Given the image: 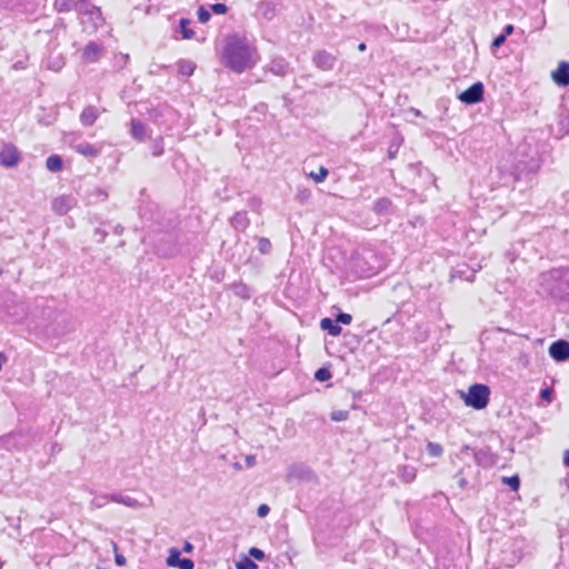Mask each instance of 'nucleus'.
I'll return each mask as SVG.
<instances>
[{"mask_svg": "<svg viewBox=\"0 0 569 569\" xmlns=\"http://www.w3.org/2000/svg\"><path fill=\"white\" fill-rule=\"evenodd\" d=\"M21 156L12 143H3L0 151V164L4 168H13L20 162Z\"/></svg>", "mask_w": 569, "mask_h": 569, "instance_id": "6e6552de", "label": "nucleus"}, {"mask_svg": "<svg viewBox=\"0 0 569 569\" xmlns=\"http://www.w3.org/2000/svg\"><path fill=\"white\" fill-rule=\"evenodd\" d=\"M503 483H507L512 490H518L520 487V479L517 475L511 477H505L502 479Z\"/></svg>", "mask_w": 569, "mask_h": 569, "instance_id": "4c0bfd02", "label": "nucleus"}, {"mask_svg": "<svg viewBox=\"0 0 569 569\" xmlns=\"http://www.w3.org/2000/svg\"><path fill=\"white\" fill-rule=\"evenodd\" d=\"M475 460L479 466L490 468L496 463L497 456L489 447H485L475 452Z\"/></svg>", "mask_w": 569, "mask_h": 569, "instance_id": "dca6fc26", "label": "nucleus"}, {"mask_svg": "<svg viewBox=\"0 0 569 569\" xmlns=\"http://www.w3.org/2000/svg\"><path fill=\"white\" fill-rule=\"evenodd\" d=\"M391 207H392L391 200L387 197H382L375 201L373 211L377 214H385L390 211Z\"/></svg>", "mask_w": 569, "mask_h": 569, "instance_id": "bb28decb", "label": "nucleus"}, {"mask_svg": "<svg viewBox=\"0 0 569 569\" xmlns=\"http://www.w3.org/2000/svg\"><path fill=\"white\" fill-rule=\"evenodd\" d=\"M269 70L279 77H284L289 73L290 66L283 58H274L269 64Z\"/></svg>", "mask_w": 569, "mask_h": 569, "instance_id": "aec40b11", "label": "nucleus"}, {"mask_svg": "<svg viewBox=\"0 0 569 569\" xmlns=\"http://www.w3.org/2000/svg\"><path fill=\"white\" fill-rule=\"evenodd\" d=\"M331 371L329 370V368L326 367H321L315 372V379L320 382L328 381L329 379H331Z\"/></svg>", "mask_w": 569, "mask_h": 569, "instance_id": "72a5a7b5", "label": "nucleus"}, {"mask_svg": "<svg viewBox=\"0 0 569 569\" xmlns=\"http://www.w3.org/2000/svg\"><path fill=\"white\" fill-rule=\"evenodd\" d=\"M109 502V496L108 495H101L97 496L91 500V506L93 508H102Z\"/></svg>", "mask_w": 569, "mask_h": 569, "instance_id": "e433bc0d", "label": "nucleus"}, {"mask_svg": "<svg viewBox=\"0 0 569 569\" xmlns=\"http://www.w3.org/2000/svg\"><path fill=\"white\" fill-rule=\"evenodd\" d=\"M366 49H367V46H366L365 42H361V43L358 44V50L359 51H365Z\"/></svg>", "mask_w": 569, "mask_h": 569, "instance_id": "e2e57ef3", "label": "nucleus"}, {"mask_svg": "<svg viewBox=\"0 0 569 569\" xmlns=\"http://www.w3.org/2000/svg\"><path fill=\"white\" fill-rule=\"evenodd\" d=\"M167 565L169 567L179 569H193L194 563L190 558H181V552L177 548H172L167 558Z\"/></svg>", "mask_w": 569, "mask_h": 569, "instance_id": "ddd939ff", "label": "nucleus"}, {"mask_svg": "<svg viewBox=\"0 0 569 569\" xmlns=\"http://www.w3.org/2000/svg\"><path fill=\"white\" fill-rule=\"evenodd\" d=\"M398 477L406 483H410L416 479L417 469L413 466L403 465L398 467Z\"/></svg>", "mask_w": 569, "mask_h": 569, "instance_id": "5701e85b", "label": "nucleus"}, {"mask_svg": "<svg viewBox=\"0 0 569 569\" xmlns=\"http://www.w3.org/2000/svg\"><path fill=\"white\" fill-rule=\"evenodd\" d=\"M46 167L51 172H59L63 167L62 158L59 154H51L46 160Z\"/></svg>", "mask_w": 569, "mask_h": 569, "instance_id": "cd10ccee", "label": "nucleus"}, {"mask_svg": "<svg viewBox=\"0 0 569 569\" xmlns=\"http://www.w3.org/2000/svg\"><path fill=\"white\" fill-rule=\"evenodd\" d=\"M73 149L84 156V157H89V158H96L100 154L101 152V149L99 147H96L91 143H88V142H82V143H79V144H76L73 147Z\"/></svg>", "mask_w": 569, "mask_h": 569, "instance_id": "4be33fe9", "label": "nucleus"}, {"mask_svg": "<svg viewBox=\"0 0 569 569\" xmlns=\"http://www.w3.org/2000/svg\"><path fill=\"white\" fill-rule=\"evenodd\" d=\"M513 30H515V28L512 24H507L503 28L502 34L507 38L508 36H510L513 32Z\"/></svg>", "mask_w": 569, "mask_h": 569, "instance_id": "864d4df0", "label": "nucleus"}, {"mask_svg": "<svg viewBox=\"0 0 569 569\" xmlns=\"http://www.w3.org/2000/svg\"><path fill=\"white\" fill-rule=\"evenodd\" d=\"M460 393L465 403L476 410H482L489 403L490 388L487 385L475 383L469 387L468 392Z\"/></svg>", "mask_w": 569, "mask_h": 569, "instance_id": "39448f33", "label": "nucleus"}, {"mask_svg": "<svg viewBox=\"0 0 569 569\" xmlns=\"http://www.w3.org/2000/svg\"><path fill=\"white\" fill-rule=\"evenodd\" d=\"M99 193L103 196V199H107V198H108L107 192H104V191H102V190H99Z\"/></svg>", "mask_w": 569, "mask_h": 569, "instance_id": "0e129e2a", "label": "nucleus"}, {"mask_svg": "<svg viewBox=\"0 0 569 569\" xmlns=\"http://www.w3.org/2000/svg\"><path fill=\"white\" fill-rule=\"evenodd\" d=\"M190 23L191 21L187 18H181L179 21V28L183 39H192L194 36L193 30L189 28Z\"/></svg>", "mask_w": 569, "mask_h": 569, "instance_id": "c756f323", "label": "nucleus"}, {"mask_svg": "<svg viewBox=\"0 0 569 569\" xmlns=\"http://www.w3.org/2000/svg\"><path fill=\"white\" fill-rule=\"evenodd\" d=\"M196 69V64L190 60H179L178 61V71L180 74L190 77L192 76Z\"/></svg>", "mask_w": 569, "mask_h": 569, "instance_id": "c85d7f7f", "label": "nucleus"}, {"mask_svg": "<svg viewBox=\"0 0 569 569\" xmlns=\"http://www.w3.org/2000/svg\"><path fill=\"white\" fill-rule=\"evenodd\" d=\"M320 328L327 331L330 336L337 337L341 333L342 328L338 325L337 319L322 318L320 320Z\"/></svg>", "mask_w": 569, "mask_h": 569, "instance_id": "412c9836", "label": "nucleus"}, {"mask_svg": "<svg viewBox=\"0 0 569 569\" xmlns=\"http://www.w3.org/2000/svg\"><path fill=\"white\" fill-rule=\"evenodd\" d=\"M270 512V508L268 505L266 503H262L258 507L257 509V515L260 517V518H263L266 517L268 513Z\"/></svg>", "mask_w": 569, "mask_h": 569, "instance_id": "09e8293b", "label": "nucleus"}, {"mask_svg": "<svg viewBox=\"0 0 569 569\" xmlns=\"http://www.w3.org/2000/svg\"><path fill=\"white\" fill-rule=\"evenodd\" d=\"M506 39L507 38L502 33H500L492 40L491 47L496 49L500 48L506 42Z\"/></svg>", "mask_w": 569, "mask_h": 569, "instance_id": "de8ad7c7", "label": "nucleus"}, {"mask_svg": "<svg viewBox=\"0 0 569 569\" xmlns=\"http://www.w3.org/2000/svg\"><path fill=\"white\" fill-rule=\"evenodd\" d=\"M197 16H198L199 22H201V23H207L211 18L210 11L207 10L203 6H200L198 8Z\"/></svg>", "mask_w": 569, "mask_h": 569, "instance_id": "c9c22d12", "label": "nucleus"}, {"mask_svg": "<svg viewBox=\"0 0 569 569\" xmlns=\"http://www.w3.org/2000/svg\"><path fill=\"white\" fill-rule=\"evenodd\" d=\"M281 9L280 0H262L258 4V12L267 20H272Z\"/></svg>", "mask_w": 569, "mask_h": 569, "instance_id": "f8f14e48", "label": "nucleus"}, {"mask_svg": "<svg viewBox=\"0 0 569 569\" xmlns=\"http://www.w3.org/2000/svg\"><path fill=\"white\" fill-rule=\"evenodd\" d=\"M114 560H116V563H117V565H119V566H122V565H124V563H126V558H124V556L119 555V553H117V555H116Z\"/></svg>", "mask_w": 569, "mask_h": 569, "instance_id": "6e6d98bb", "label": "nucleus"}, {"mask_svg": "<svg viewBox=\"0 0 569 569\" xmlns=\"http://www.w3.org/2000/svg\"><path fill=\"white\" fill-rule=\"evenodd\" d=\"M312 63L322 71H331L337 63V57L327 50H318L312 56Z\"/></svg>", "mask_w": 569, "mask_h": 569, "instance_id": "1a4fd4ad", "label": "nucleus"}, {"mask_svg": "<svg viewBox=\"0 0 569 569\" xmlns=\"http://www.w3.org/2000/svg\"><path fill=\"white\" fill-rule=\"evenodd\" d=\"M230 224L237 231H240V232L244 231L250 224V220L247 216V211H237L230 218Z\"/></svg>", "mask_w": 569, "mask_h": 569, "instance_id": "f3484780", "label": "nucleus"}, {"mask_svg": "<svg viewBox=\"0 0 569 569\" xmlns=\"http://www.w3.org/2000/svg\"><path fill=\"white\" fill-rule=\"evenodd\" d=\"M352 269L358 277L370 278L379 271L380 266L375 252L366 250L353 258Z\"/></svg>", "mask_w": 569, "mask_h": 569, "instance_id": "7ed1b4c3", "label": "nucleus"}, {"mask_svg": "<svg viewBox=\"0 0 569 569\" xmlns=\"http://www.w3.org/2000/svg\"><path fill=\"white\" fill-rule=\"evenodd\" d=\"M410 111L416 116V117H422V113L420 110L416 109V108H411Z\"/></svg>", "mask_w": 569, "mask_h": 569, "instance_id": "680f3d73", "label": "nucleus"}, {"mask_svg": "<svg viewBox=\"0 0 569 569\" xmlns=\"http://www.w3.org/2000/svg\"><path fill=\"white\" fill-rule=\"evenodd\" d=\"M329 174V170L325 167H320L318 172H310V177L315 180V182L320 183L326 180Z\"/></svg>", "mask_w": 569, "mask_h": 569, "instance_id": "f704fd0d", "label": "nucleus"}, {"mask_svg": "<svg viewBox=\"0 0 569 569\" xmlns=\"http://www.w3.org/2000/svg\"><path fill=\"white\" fill-rule=\"evenodd\" d=\"M104 52V47L96 41H90L81 51V58L88 63H94L100 60Z\"/></svg>", "mask_w": 569, "mask_h": 569, "instance_id": "9d476101", "label": "nucleus"}, {"mask_svg": "<svg viewBox=\"0 0 569 569\" xmlns=\"http://www.w3.org/2000/svg\"><path fill=\"white\" fill-rule=\"evenodd\" d=\"M99 114L100 112L98 108L93 106H88L80 113V122L84 127H90L97 121Z\"/></svg>", "mask_w": 569, "mask_h": 569, "instance_id": "a211bd4d", "label": "nucleus"}, {"mask_svg": "<svg viewBox=\"0 0 569 569\" xmlns=\"http://www.w3.org/2000/svg\"><path fill=\"white\" fill-rule=\"evenodd\" d=\"M467 483H468V481L463 477H460L458 479V485H459L460 488L465 489Z\"/></svg>", "mask_w": 569, "mask_h": 569, "instance_id": "4d7b16f0", "label": "nucleus"}, {"mask_svg": "<svg viewBox=\"0 0 569 569\" xmlns=\"http://www.w3.org/2000/svg\"><path fill=\"white\" fill-rule=\"evenodd\" d=\"M94 237L97 238L98 242H103L108 232L101 228H96L93 231Z\"/></svg>", "mask_w": 569, "mask_h": 569, "instance_id": "a18cd8bd", "label": "nucleus"}, {"mask_svg": "<svg viewBox=\"0 0 569 569\" xmlns=\"http://www.w3.org/2000/svg\"><path fill=\"white\" fill-rule=\"evenodd\" d=\"M540 286L557 305L569 308V268H557L541 274Z\"/></svg>", "mask_w": 569, "mask_h": 569, "instance_id": "f03ea898", "label": "nucleus"}, {"mask_svg": "<svg viewBox=\"0 0 569 569\" xmlns=\"http://www.w3.org/2000/svg\"><path fill=\"white\" fill-rule=\"evenodd\" d=\"M237 569H258V565L249 557H242L236 563Z\"/></svg>", "mask_w": 569, "mask_h": 569, "instance_id": "2f4dec72", "label": "nucleus"}, {"mask_svg": "<svg viewBox=\"0 0 569 569\" xmlns=\"http://www.w3.org/2000/svg\"><path fill=\"white\" fill-rule=\"evenodd\" d=\"M563 465L569 467V450H566L563 453Z\"/></svg>", "mask_w": 569, "mask_h": 569, "instance_id": "13d9d810", "label": "nucleus"}, {"mask_svg": "<svg viewBox=\"0 0 569 569\" xmlns=\"http://www.w3.org/2000/svg\"><path fill=\"white\" fill-rule=\"evenodd\" d=\"M249 555L252 558H254L256 560H259V561L263 560L264 557H266L264 551L259 549V548H257V547H251L249 549Z\"/></svg>", "mask_w": 569, "mask_h": 569, "instance_id": "37998d69", "label": "nucleus"}, {"mask_svg": "<svg viewBox=\"0 0 569 569\" xmlns=\"http://www.w3.org/2000/svg\"><path fill=\"white\" fill-rule=\"evenodd\" d=\"M210 9L216 14H224L228 11V7L222 2L211 4Z\"/></svg>", "mask_w": 569, "mask_h": 569, "instance_id": "a19ab883", "label": "nucleus"}, {"mask_svg": "<svg viewBox=\"0 0 569 569\" xmlns=\"http://www.w3.org/2000/svg\"><path fill=\"white\" fill-rule=\"evenodd\" d=\"M162 153H163V147L161 146L160 142H156L153 144L152 154L156 156V157H159Z\"/></svg>", "mask_w": 569, "mask_h": 569, "instance_id": "8fccbe9b", "label": "nucleus"}, {"mask_svg": "<svg viewBox=\"0 0 569 569\" xmlns=\"http://www.w3.org/2000/svg\"><path fill=\"white\" fill-rule=\"evenodd\" d=\"M288 477L289 478H297V479H300V480H311V479H313L315 475L306 466H303V465H295V466H292L290 468Z\"/></svg>", "mask_w": 569, "mask_h": 569, "instance_id": "6ab92c4d", "label": "nucleus"}, {"mask_svg": "<svg viewBox=\"0 0 569 569\" xmlns=\"http://www.w3.org/2000/svg\"><path fill=\"white\" fill-rule=\"evenodd\" d=\"M192 549H193V546L190 542L186 541L184 546H183V551L190 552Z\"/></svg>", "mask_w": 569, "mask_h": 569, "instance_id": "052dcab7", "label": "nucleus"}, {"mask_svg": "<svg viewBox=\"0 0 569 569\" xmlns=\"http://www.w3.org/2000/svg\"><path fill=\"white\" fill-rule=\"evenodd\" d=\"M77 12L88 18L87 22L91 24L93 31L98 30V28L104 23L101 9L92 4L89 0H78Z\"/></svg>", "mask_w": 569, "mask_h": 569, "instance_id": "423d86ee", "label": "nucleus"}, {"mask_svg": "<svg viewBox=\"0 0 569 569\" xmlns=\"http://www.w3.org/2000/svg\"><path fill=\"white\" fill-rule=\"evenodd\" d=\"M231 289L233 293L241 299H250L252 296V289L242 282L232 283Z\"/></svg>", "mask_w": 569, "mask_h": 569, "instance_id": "a878e982", "label": "nucleus"}, {"mask_svg": "<svg viewBox=\"0 0 569 569\" xmlns=\"http://www.w3.org/2000/svg\"><path fill=\"white\" fill-rule=\"evenodd\" d=\"M349 412L347 410H336L330 413L332 421H345L348 419Z\"/></svg>", "mask_w": 569, "mask_h": 569, "instance_id": "58836bf2", "label": "nucleus"}, {"mask_svg": "<svg viewBox=\"0 0 569 569\" xmlns=\"http://www.w3.org/2000/svg\"><path fill=\"white\" fill-rule=\"evenodd\" d=\"M337 321H338V325L339 323H342V325H350L351 321H352V316L350 313H346V312H342L340 311L337 317H336Z\"/></svg>", "mask_w": 569, "mask_h": 569, "instance_id": "79ce46f5", "label": "nucleus"}, {"mask_svg": "<svg viewBox=\"0 0 569 569\" xmlns=\"http://www.w3.org/2000/svg\"><path fill=\"white\" fill-rule=\"evenodd\" d=\"M553 391L550 388H543L540 391V398L550 402L552 399Z\"/></svg>", "mask_w": 569, "mask_h": 569, "instance_id": "49530a36", "label": "nucleus"}, {"mask_svg": "<svg viewBox=\"0 0 569 569\" xmlns=\"http://www.w3.org/2000/svg\"><path fill=\"white\" fill-rule=\"evenodd\" d=\"M485 86L481 81L472 83L468 89L458 94V99L468 106L479 103L483 100Z\"/></svg>", "mask_w": 569, "mask_h": 569, "instance_id": "0eeeda50", "label": "nucleus"}, {"mask_svg": "<svg viewBox=\"0 0 569 569\" xmlns=\"http://www.w3.org/2000/svg\"><path fill=\"white\" fill-rule=\"evenodd\" d=\"M427 452L429 456L438 458L443 453V448L440 443L429 441L427 443Z\"/></svg>", "mask_w": 569, "mask_h": 569, "instance_id": "7c9ffc66", "label": "nucleus"}, {"mask_svg": "<svg viewBox=\"0 0 569 569\" xmlns=\"http://www.w3.org/2000/svg\"><path fill=\"white\" fill-rule=\"evenodd\" d=\"M53 8L59 13L70 12L72 10L78 11V1L76 0H54Z\"/></svg>", "mask_w": 569, "mask_h": 569, "instance_id": "b1692460", "label": "nucleus"}, {"mask_svg": "<svg viewBox=\"0 0 569 569\" xmlns=\"http://www.w3.org/2000/svg\"><path fill=\"white\" fill-rule=\"evenodd\" d=\"M271 249H272V244L268 238H264V237L258 238V250L260 251V253L268 254V253H270Z\"/></svg>", "mask_w": 569, "mask_h": 569, "instance_id": "473e14b6", "label": "nucleus"}, {"mask_svg": "<svg viewBox=\"0 0 569 569\" xmlns=\"http://www.w3.org/2000/svg\"><path fill=\"white\" fill-rule=\"evenodd\" d=\"M259 60L256 47L242 36L229 34L221 51V63L236 73L252 69Z\"/></svg>", "mask_w": 569, "mask_h": 569, "instance_id": "f257e3e1", "label": "nucleus"}, {"mask_svg": "<svg viewBox=\"0 0 569 569\" xmlns=\"http://www.w3.org/2000/svg\"><path fill=\"white\" fill-rule=\"evenodd\" d=\"M121 505H124V506L130 507L132 509H138V508L141 507L140 502L137 499L131 498L129 496H123L122 497Z\"/></svg>", "mask_w": 569, "mask_h": 569, "instance_id": "ea45409f", "label": "nucleus"}, {"mask_svg": "<svg viewBox=\"0 0 569 569\" xmlns=\"http://www.w3.org/2000/svg\"><path fill=\"white\" fill-rule=\"evenodd\" d=\"M260 204H261V201H260V199H258V198H252V199L250 200V207H251L252 209H258V208L260 207Z\"/></svg>", "mask_w": 569, "mask_h": 569, "instance_id": "5fc2aeb1", "label": "nucleus"}, {"mask_svg": "<svg viewBox=\"0 0 569 569\" xmlns=\"http://www.w3.org/2000/svg\"><path fill=\"white\" fill-rule=\"evenodd\" d=\"M74 204V199L70 196H60L52 200V210L60 216L67 214Z\"/></svg>", "mask_w": 569, "mask_h": 569, "instance_id": "2eb2a0df", "label": "nucleus"}, {"mask_svg": "<svg viewBox=\"0 0 569 569\" xmlns=\"http://www.w3.org/2000/svg\"><path fill=\"white\" fill-rule=\"evenodd\" d=\"M551 77L553 82L559 87L569 86V62H559L557 69L552 71Z\"/></svg>", "mask_w": 569, "mask_h": 569, "instance_id": "4468645a", "label": "nucleus"}, {"mask_svg": "<svg viewBox=\"0 0 569 569\" xmlns=\"http://www.w3.org/2000/svg\"><path fill=\"white\" fill-rule=\"evenodd\" d=\"M549 355L558 362L569 360V342L563 339L553 341L549 347Z\"/></svg>", "mask_w": 569, "mask_h": 569, "instance_id": "9b49d317", "label": "nucleus"}, {"mask_svg": "<svg viewBox=\"0 0 569 569\" xmlns=\"http://www.w3.org/2000/svg\"><path fill=\"white\" fill-rule=\"evenodd\" d=\"M399 151V143L392 142L388 148V158L390 160L395 159Z\"/></svg>", "mask_w": 569, "mask_h": 569, "instance_id": "c03bdc74", "label": "nucleus"}, {"mask_svg": "<svg viewBox=\"0 0 569 569\" xmlns=\"http://www.w3.org/2000/svg\"><path fill=\"white\" fill-rule=\"evenodd\" d=\"M131 134L134 139L143 141L147 138V127L143 122L132 119L131 120Z\"/></svg>", "mask_w": 569, "mask_h": 569, "instance_id": "393cba45", "label": "nucleus"}, {"mask_svg": "<svg viewBox=\"0 0 569 569\" xmlns=\"http://www.w3.org/2000/svg\"><path fill=\"white\" fill-rule=\"evenodd\" d=\"M244 461H246V466L251 468L256 465V457L251 456V455L247 456Z\"/></svg>", "mask_w": 569, "mask_h": 569, "instance_id": "603ef678", "label": "nucleus"}, {"mask_svg": "<svg viewBox=\"0 0 569 569\" xmlns=\"http://www.w3.org/2000/svg\"><path fill=\"white\" fill-rule=\"evenodd\" d=\"M113 232L117 234H121L123 232V227L121 224L114 226Z\"/></svg>", "mask_w": 569, "mask_h": 569, "instance_id": "bf43d9fd", "label": "nucleus"}, {"mask_svg": "<svg viewBox=\"0 0 569 569\" xmlns=\"http://www.w3.org/2000/svg\"><path fill=\"white\" fill-rule=\"evenodd\" d=\"M109 496V502H116V503H121L122 502V495L120 493H111V495H108Z\"/></svg>", "mask_w": 569, "mask_h": 569, "instance_id": "3c124183", "label": "nucleus"}, {"mask_svg": "<svg viewBox=\"0 0 569 569\" xmlns=\"http://www.w3.org/2000/svg\"><path fill=\"white\" fill-rule=\"evenodd\" d=\"M539 169V164L536 160H530L529 162L519 161L515 167L513 171L503 176L502 184H510L520 181H525L526 183H530Z\"/></svg>", "mask_w": 569, "mask_h": 569, "instance_id": "20e7f679", "label": "nucleus"}]
</instances>
